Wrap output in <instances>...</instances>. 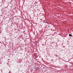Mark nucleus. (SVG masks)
I'll use <instances>...</instances> for the list:
<instances>
[{
  "label": "nucleus",
  "mask_w": 73,
  "mask_h": 73,
  "mask_svg": "<svg viewBox=\"0 0 73 73\" xmlns=\"http://www.w3.org/2000/svg\"><path fill=\"white\" fill-rule=\"evenodd\" d=\"M39 68H40L38 67H35L34 68L35 69H36V70H38V69H39Z\"/></svg>",
  "instance_id": "obj_1"
},
{
  "label": "nucleus",
  "mask_w": 73,
  "mask_h": 73,
  "mask_svg": "<svg viewBox=\"0 0 73 73\" xmlns=\"http://www.w3.org/2000/svg\"><path fill=\"white\" fill-rule=\"evenodd\" d=\"M69 36H70V37H71V36H72V34H69Z\"/></svg>",
  "instance_id": "obj_2"
},
{
  "label": "nucleus",
  "mask_w": 73,
  "mask_h": 73,
  "mask_svg": "<svg viewBox=\"0 0 73 73\" xmlns=\"http://www.w3.org/2000/svg\"><path fill=\"white\" fill-rule=\"evenodd\" d=\"M64 60V61H65V62H68V61H66L65 60Z\"/></svg>",
  "instance_id": "obj_3"
},
{
  "label": "nucleus",
  "mask_w": 73,
  "mask_h": 73,
  "mask_svg": "<svg viewBox=\"0 0 73 73\" xmlns=\"http://www.w3.org/2000/svg\"><path fill=\"white\" fill-rule=\"evenodd\" d=\"M42 60H43V61H44V60H43V58H42Z\"/></svg>",
  "instance_id": "obj_4"
},
{
  "label": "nucleus",
  "mask_w": 73,
  "mask_h": 73,
  "mask_svg": "<svg viewBox=\"0 0 73 73\" xmlns=\"http://www.w3.org/2000/svg\"><path fill=\"white\" fill-rule=\"evenodd\" d=\"M48 27H50V26L49 25V26H48Z\"/></svg>",
  "instance_id": "obj_5"
}]
</instances>
